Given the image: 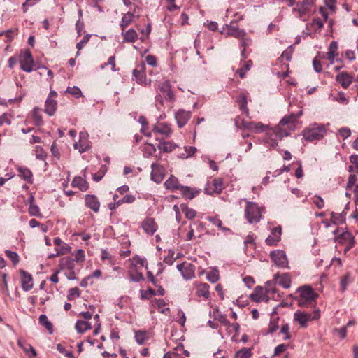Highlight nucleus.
I'll list each match as a JSON object with an SVG mask.
<instances>
[{"instance_id": "nucleus-7", "label": "nucleus", "mask_w": 358, "mask_h": 358, "mask_svg": "<svg viewBox=\"0 0 358 358\" xmlns=\"http://www.w3.org/2000/svg\"><path fill=\"white\" fill-rule=\"evenodd\" d=\"M245 217L250 224L257 223L262 218V209L257 203L247 201Z\"/></svg>"}, {"instance_id": "nucleus-2", "label": "nucleus", "mask_w": 358, "mask_h": 358, "mask_svg": "<svg viewBox=\"0 0 358 358\" xmlns=\"http://www.w3.org/2000/svg\"><path fill=\"white\" fill-rule=\"evenodd\" d=\"M303 115V110L296 114L291 113L284 116L275 127L280 131V136H288L290 132L295 129V124L297 120Z\"/></svg>"}, {"instance_id": "nucleus-33", "label": "nucleus", "mask_w": 358, "mask_h": 358, "mask_svg": "<svg viewBox=\"0 0 358 358\" xmlns=\"http://www.w3.org/2000/svg\"><path fill=\"white\" fill-rule=\"evenodd\" d=\"M17 345L24 350L29 358H34L36 356V352L30 344L26 343L22 340L18 339Z\"/></svg>"}, {"instance_id": "nucleus-23", "label": "nucleus", "mask_w": 358, "mask_h": 358, "mask_svg": "<svg viewBox=\"0 0 358 358\" xmlns=\"http://www.w3.org/2000/svg\"><path fill=\"white\" fill-rule=\"evenodd\" d=\"M338 43L333 41L330 43L328 52L326 53L324 58L330 62V64H334L335 58L338 55Z\"/></svg>"}, {"instance_id": "nucleus-18", "label": "nucleus", "mask_w": 358, "mask_h": 358, "mask_svg": "<svg viewBox=\"0 0 358 358\" xmlns=\"http://www.w3.org/2000/svg\"><path fill=\"white\" fill-rule=\"evenodd\" d=\"M338 243L346 245L345 251H348L355 245V238L351 233L349 231H343L341 234L336 236Z\"/></svg>"}, {"instance_id": "nucleus-21", "label": "nucleus", "mask_w": 358, "mask_h": 358, "mask_svg": "<svg viewBox=\"0 0 358 358\" xmlns=\"http://www.w3.org/2000/svg\"><path fill=\"white\" fill-rule=\"evenodd\" d=\"M159 90L163 94L166 100L170 102L175 101V96L171 89V85L169 80H165L163 82L159 87Z\"/></svg>"}, {"instance_id": "nucleus-57", "label": "nucleus", "mask_w": 358, "mask_h": 358, "mask_svg": "<svg viewBox=\"0 0 358 358\" xmlns=\"http://www.w3.org/2000/svg\"><path fill=\"white\" fill-rule=\"evenodd\" d=\"M91 37V34H86L83 38L77 43L76 44V48L78 49V52H76V56H78L80 55L79 51L83 49V48L88 43Z\"/></svg>"}, {"instance_id": "nucleus-56", "label": "nucleus", "mask_w": 358, "mask_h": 358, "mask_svg": "<svg viewBox=\"0 0 358 358\" xmlns=\"http://www.w3.org/2000/svg\"><path fill=\"white\" fill-rule=\"evenodd\" d=\"M196 151V148L194 146L185 147V153H182L180 157L182 159H187L192 157Z\"/></svg>"}, {"instance_id": "nucleus-8", "label": "nucleus", "mask_w": 358, "mask_h": 358, "mask_svg": "<svg viewBox=\"0 0 358 358\" xmlns=\"http://www.w3.org/2000/svg\"><path fill=\"white\" fill-rule=\"evenodd\" d=\"M284 136H280V131L276 128L268 129L266 131L264 138L261 140L259 139V143H263L267 145L271 148H275L278 146L279 141H280Z\"/></svg>"}, {"instance_id": "nucleus-16", "label": "nucleus", "mask_w": 358, "mask_h": 358, "mask_svg": "<svg viewBox=\"0 0 358 358\" xmlns=\"http://www.w3.org/2000/svg\"><path fill=\"white\" fill-rule=\"evenodd\" d=\"M151 174L150 178L151 180L156 183H160L164 178L165 176V169L164 168L157 163H152L151 164Z\"/></svg>"}, {"instance_id": "nucleus-10", "label": "nucleus", "mask_w": 358, "mask_h": 358, "mask_svg": "<svg viewBox=\"0 0 358 358\" xmlns=\"http://www.w3.org/2000/svg\"><path fill=\"white\" fill-rule=\"evenodd\" d=\"M176 268L182 277L186 280H192L195 277L196 268L192 263L184 262L177 264Z\"/></svg>"}, {"instance_id": "nucleus-59", "label": "nucleus", "mask_w": 358, "mask_h": 358, "mask_svg": "<svg viewBox=\"0 0 358 358\" xmlns=\"http://www.w3.org/2000/svg\"><path fill=\"white\" fill-rule=\"evenodd\" d=\"M129 278L131 281L136 282H141L145 280L142 273L138 271H136L135 273L129 272Z\"/></svg>"}, {"instance_id": "nucleus-19", "label": "nucleus", "mask_w": 358, "mask_h": 358, "mask_svg": "<svg viewBox=\"0 0 358 358\" xmlns=\"http://www.w3.org/2000/svg\"><path fill=\"white\" fill-rule=\"evenodd\" d=\"M20 273L21 275L22 289L25 292L31 290L34 286L31 275L24 270H20Z\"/></svg>"}, {"instance_id": "nucleus-29", "label": "nucleus", "mask_w": 358, "mask_h": 358, "mask_svg": "<svg viewBox=\"0 0 358 358\" xmlns=\"http://www.w3.org/2000/svg\"><path fill=\"white\" fill-rule=\"evenodd\" d=\"M57 108V101L54 99H50V97H47L45 103V113L49 116H52L55 113Z\"/></svg>"}, {"instance_id": "nucleus-5", "label": "nucleus", "mask_w": 358, "mask_h": 358, "mask_svg": "<svg viewBox=\"0 0 358 358\" xmlns=\"http://www.w3.org/2000/svg\"><path fill=\"white\" fill-rule=\"evenodd\" d=\"M235 125L238 129H244L255 134L266 132L269 128V125L261 122L246 121L239 117L235 119Z\"/></svg>"}, {"instance_id": "nucleus-22", "label": "nucleus", "mask_w": 358, "mask_h": 358, "mask_svg": "<svg viewBox=\"0 0 358 358\" xmlns=\"http://www.w3.org/2000/svg\"><path fill=\"white\" fill-rule=\"evenodd\" d=\"M141 227L143 231L149 235H153L157 230V224H156L155 220L151 217H146L141 222Z\"/></svg>"}, {"instance_id": "nucleus-49", "label": "nucleus", "mask_w": 358, "mask_h": 358, "mask_svg": "<svg viewBox=\"0 0 358 358\" xmlns=\"http://www.w3.org/2000/svg\"><path fill=\"white\" fill-rule=\"evenodd\" d=\"M206 278L211 283H215L220 278L219 271L217 268H212L206 275Z\"/></svg>"}, {"instance_id": "nucleus-51", "label": "nucleus", "mask_w": 358, "mask_h": 358, "mask_svg": "<svg viewBox=\"0 0 358 358\" xmlns=\"http://www.w3.org/2000/svg\"><path fill=\"white\" fill-rule=\"evenodd\" d=\"M252 65V62L251 60H248L244 64L243 67L240 68L236 71V73L241 78H243L245 77L246 72L250 69Z\"/></svg>"}, {"instance_id": "nucleus-31", "label": "nucleus", "mask_w": 358, "mask_h": 358, "mask_svg": "<svg viewBox=\"0 0 358 358\" xmlns=\"http://www.w3.org/2000/svg\"><path fill=\"white\" fill-rule=\"evenodd\" d=\"M181 194L183 197L187 199H192L197 196V194L200 192L199 189H192L188 186L182 185L180 188Z\"/></svg>"}, {"instance_id": "nucleus-20", "label": "nucleus", "mask_w": 358, "mask_h": 358, "mask_svg": "<svg viewBox=\"0 0 358 358\" xmlns=\"http://www.w3.org/2000/svg\"><path fill=\"white\" fill-rule=\"evenodd\" d=\"M191 115L192 113L190 111H186L182 109H180L176 112L175 119L176 120L178 127L179 128H182V127H184L190 119Z\"/></svg>"}, {"instance_id": "nucleus-44", "label": "nucleus", "mask_w": 358, "mask_h": 358, "mask_svg": "<svg viewBox=\"0 0 358 358\" xmlns=\"http://www.w3.org/2000/svg\"><path fill=\"white\" fill-rule=\"evenodd\" d=\"M243 15L238 13H233L231 10L227 9L226 11L225 18L230 20V24L236 23L243 20Z\"/></svg>"}, {"instance_id": "nucleus-62", "label": "nucleus", "mask_w": 358, "mask_h": 358, "mask_svg": "<svg viewBox=\"0 0 358 358\" xmlns=\"http://www.w3.org/2000/svg\"><path fill=\"white\" fill-rule=\"evenodd\" d=\"M156 304L160 313L167 314L169 312V308L166 307V303L163 299L157 300Z\"/></svg>"}, {"instance_id": "nucleus-38", "label": "nucleus", "mask_w": 358, "mask_h": 358, "mask_svg": "<svg viewBox=\"0 0 358 358\" xmlns=\"http://www.w3.org/2000/svg\"><path fill=\"white\" fill-rule=\"evenodd\" d=\"M75 328L78 333L83 334L90 329L92 325L88 321L78 320L76 322Z\"/></svg>"}, {"instance_id": "nucleus-6", "label": "nucleus", "mask_w": 358, "mask_h": 358, "mask_svg": "<svg viewBox=\"0 0 358 358\" xmlns=\"http://www.w3.org/2000/svg\"><path fill=\"white\" fill-rule=\"evenodd\" d=\"M320 317V310H315L313 313L297 310L294 313V321L297 322L303 328L308 326V322L318 320Z\"/></svg>"}, {"instance_id": "nucleus-46", "label": "nucleus", "mask_w": 358, "mask_h": 358, "mask_svg": "<svg viewBox=\"0 0 358 358\" xmlns=\"http://www.w3.org/2000/svg\"><path fill=\"white\" fill-rule=\"evenodd\" d=\"M351 165L348 167V171L358 174V155H352L350 157Z\"/></svg>"}, {"instance_id": "nucleus-41", "label": "nucleus", "mask_w": 358, "mask_h": 358, "mask_svg": "<svg viewBox=\"0 0 358 358\" xmlns=\"http://www.w3.org/2000/svg\"><path fill=\"white\" fill-rule=\"evenodd\" d=\"M178 145L171 141H160L158 145L159 149L164 152H171L176 149Z\"/></svg>"}, {"instance_id": "nucleus-43", "label": "nucleus", "mask_w": 358, "mask_h": 358, "mask_svg": "<svg viewBox=\"0 0 358 358\" xmlns=\"http://www.w3.org/2000/svg\"><path fill=\"white\" fill-rule=\"evenodd\" d=\"M330 99L333 101L338 102L343 105H347L349 103V99L345 96L343 92H338L336 94H331Z\"/></svg>"}, {"instance_id": "nucleus-36", "label": "nucleus", "mask_w": 358, "mask_h": 358, "mask_svg": "<svg viewBox=\"0 0 358 358\" xmlns=\"http://www.w3.org/2000/svg\"><path fill=\"white\" fill-rule=\"evenodd\" d=\"M237 102L239 104L240 110L243 113H245L247 116H248L249 115V110L247 106L248 101H247L246 94L245 93H241V94H239V96L237 99Z\"/></svg>"}, {"instance_id": "nucleus-60", "label": "nucleus", "mask_w": 358, "mask_h": 358, "mask_svg": "<svg viewBox=\"0 0 358 358\" xmlns=\"http://www.w3.org/2000/svg\"><path fill=\"white\" fill-rule=\"evenodd\" d=\"M156 151V148L152 144H145L143 149V155L145 157H148L152 155Z\"/></svg>"}, {"instance_id": "nucleus-42", "label": "nucleus", "mask_w": 358, "mask_h": 358, "mask_svg": "<svg viewBox=\"0 0 358 358\" xmlns=\"http://www.w3.org/2000/svg\"><path fill=\"white\" fill-rule=\"evenodd\" d=\"M134 17V14L131 12H127L123 15L120 23V26L122 31H124L126 27L131 24L133 21Z\"/></svg>"}, {"instance_id": "nucleus-52", "label": "nucleus", "mask_w": 358, "mask_h": 358, "mask_svg": "<svg viewBox=\"0 0 358 358\" xmlns=\"http://www.w3.org/2000/svg\"><path fill=\"white\" fill-rule=\"evenodd\" d=\"M252 351L250 348H242L235 354V358H250Z\"/></svg>"}, {"instance_id": "nucleus-11", "label": "nucleus", "mask_w": 358, "mask_h": 358, "mask_svg": "<svg viewBox=\"0 0 358 358\" xmlns=\"http://www.w3.org/2000/svg\"><path fill=\"white\" fill-rule=\"evenodd\" d=\"M271 258L274 264L280 268H289L288 260L285 252L281 250H275L270 253Z\"/></svg>"}, {"instance_id": "nucleus-24", "label": "nucleus", "mask_w": 358, "mask_h": 358, "mask_svg": "<svg viewBox=\"0 0 358 358\" xmlns=\"http://www.w3.org/2000/svg\"><path fill=\"white\" fill-rule=\"evenodd\" d=\"M225 27L227 29L226 35L227 36H233L239 40L241 37L246 35L245 30L241 29L237 27L232 26L231 24H226Z\"/></svg>"}, {"instance_id": "nucleus-3", "label": "nucleus", "mask_w": 358, "mask_h": 358, "mask_svg": "<svg viewBox=\"0 0 358 358\" xmlns=\"http://www.w3.org/2000/svg\"><path fill=\"white\" fill-rule=\"evenodd\" d=\"M273 282L268 281L266 283V289L262 287H257L253 293L250 294V299L256 302L266 301L268 302L270 296L275 297L273 294L276 293V289L273 287Z\"/></svg>"}, {"instance_id": "nucleus-25", "label": "nucleus", "mask_w": 358, "mask_h": 358, "mask_svg": "<svg viewBox=\"0 0 358 358\" xmlns=\"http://www.w3.org/2000/svg\"><path fill=\"white\" fill-rule=\"evenodd\" d=\"M336 80L341 84V85L346 89L352 83V77L347 72H341L336 76Z\"/></svg>"}, {"instance_id": "nucleus-17", "label": "nucleus", "mask_w": 358, "mask_h": 358, "mask_svg": "<svg viewBox=\"0 0 358 358\" xmlns=\"http://www.w3.org/2000/svg\"><path fill=\"white\" fill-rule=\"evenodd\" d=\"M282 227L278 226L271 230L270 234L265 240V243L268 246H275L281 239Z\"/></svg>"}, {"instance_id": "nucleus-45", "label": "nucleus", "mask_w": 358, "mask_h": 358, "mask_svg": "<svg viewBox=\"0 0 358 358\" xmlns=\"http://www.w3.org/2000/svg\"><path fill=\"white\" fill-rule=\"evenodd\" d=\"M134 338L136 343L139 345H143L148 340L147 331H135Z\"/></svg>"}, {"instance_id": "nucleus-37", "label": "nucleus", "mask_w": 358, "mask_h": 358, "mask_svg": "<svg viewBox=\"0 0 358 358\" xmlns=\"http://www.w3.org/2000/svg\"><path fill=\"white\" fill-rule=\"evenodd\" d=\"M164 185L166 189H180L181 187V185L179 184L178 180L177 178L173 176H171L164 182Z\"/></svg>"}, {"instance_id": "nucleus-35", "label": "nucleus", "mask_w": 358, "mask_h": 358, "mask_svg": "<svg viewBox=\"0 0 358 358\" xmlns=\"http://www.w3.org/2000/svg\"><path fill=\"white\" fill-rule=\"evenodd\" d=\"M133 76L137 83L141 85H147L146 75L143 70H133Z\"/></svg>"}, {"instance_id": "nucleus-54", "label": "nucleus", "mask_w": 358, "mask_h": 358, "mask_svg": "<svg viewBox=\"0 0 358 358\" xmlns=\"http://www.w3.org/2000/svg\"><path fill=\"white\" fill-rule=\"evenodd\" d=\"M28 212L31 216L42 217L38 206L35 203H31L28 208Z\"/></svg>"}, {"instance_id": "nucleus-9", "label": "nucleus", "mask_w": 358, "mask_h": 358, "mask_svg": "<svg viewBox=\"0 0 358 358\" xmlns=\"http://www.w3.org/2000/svg\"><path fill=\"white\" fill-rule=\"evenodd\" d=\"M315 0H303L301 2L296 3L292 9L293 13H297L296 17L303 20V17L307 15L311 9V7L315 4Z\"/></svg>"}, {"instance_id": "nucleus-58", "label": "nucleus", "mask_w": 358, "mask_h": 358, "mask_svg": "<svg viewBox=\"0 0 358 358\" xmlns=\"http://www.w3.org/2000/svg\"><path fill=\"white\" fill-rule=\"evenodd\" d=\"M40 0H25L22 4V10L24 13H27L29 8L38 3Z\"/></svg>"}, {"instance_id": "nucleus-28", "label": "nucleus", "mask_w": 358, "mask_h": 358, "mask_svg": "<svg viewBox=\"0 0 358 358\" xmlns=\"http://www.w3.org/2000/svg\"><path fill=\"white\" fill-rule=\"evenodd\" d=\"M85 204L89 208L92 209L95 213H97L99 210L100 203L94 195L87 194L85 197Z\"/></svg>"}, {"instance_id": "nucleus-27", "label": "nucleus", "mask_w": 358, "mask_h": 358, "mask_svg": "<svg viewBox=\"0 0 358 358\" xmlns=\"http://www.w3.org/2000/svg\"><path fill=\"white\" fill-rule=\"evenodd\" d=\"M324 26V22L321 20L319 18H314L313 21L310 23H308L306 24V30L303 31L304 34H310V31H320Z\"/></svg>"}, {"instance_id": "nucleus-53", "label": "nucleus", "mask_w": 358, "mask_h": 358, "mask_svg": "<svg viewBox=\"0 0 358 358\" xmlns=\"http://www.w3.org/2000/svg\"><path fill=\"white\" fill-rule=\"evenodd\" d=\"M6 257L12 262L14 266H16L20 261L19 255L17 252L6 250H5Z\"/></svg>"}, {"instance_id": "nucleus-61", "label": "nucleus", "mask_w": 358, "mask_h": 358, "mask_svg": "<svg viewBox=\"0 0 358 358\" xmlns=\"http://www.w3.org/2000/svg\"><path fill=\"white\" fill-rule=\"evenodd\" d=\"M71 248L66 243H63L60 246L55 248V250L59 252L60 255L68 254L71 252Z\"/></svg>"}, {"instance_id": "nucleus-63", "label": "nucleus", "mask_w": 358, "mask_h": 358, "mask_svg": "<svg viewBox=\"0 0 358 358\" xmlns=\"http://www.w3.org/2000/svg\"><path fill=\"white\" fill-rule=\"evenodd\" d=\"M278 329V319L272 318L270 320L268 333L273 334Z\"/></svg>"}, {"instance_id": "nucleus-30", "label": "nucleus", "mask_w": 358, "mask_h": 358, "mask_svg": "<svg viewBox=\"0 0 358 358\" xmlns=\"http://www.w3.org/2000/svg\"><path fill=\"white\" fill-rule=\"evenodd\" d=\"M17 170L19 173V176L29 183L33 182V173L29 169L25 166H18Z\"/></svg>"}, {"instance_id": "nucleus-34", "label": "nucleus", "mask_w": 358, "mask_h": 358, "mask_svg": "<svg viewBox=\"0 0 358 358\" xmlns=\"http://www.w3.org/2000/svg\"><path fill=\"white\" fill-rule=\"evenodd\" d=\"M72 185L78 187L80 190L84 192L88 189L89 185L83 178L80 176L75 177L72 180Z\"/></svg>"}, {"instance_id": "nucleus-64", "label": "nucleus", "mask_w": 358, "mask_h": 358, "mask_svg": "<svg viewBox=\"0 0 358 358\" xmlns=\"http://www.w3.org/2000/svg\"><path fill=\"white\" fill-rule=\"evenodd\" d=\"M66 92L69 93L77 98L83 96L80 89L77 86H73V87H69L66 89Z\"/></svg>"}, {"instance_id": "nucleus-12", "label": "nucleus", "mask_w": 358, "mask_h": 358, "mask_svg": "<svg viewBox=\"0 0 358 358\" xmlns=\"http://www.w3.org/2000/svg\"><path fill=\"white\" fill-rule=\"evenodd\" d=\"M152 132L155 134H160L163 138H169L172 134L171 124L167 122L157 121L153 126Z\"/></svg>"}, {"instance_id": "nucleus-50", "label": "nucleus", "mask_w": 358, "mask_h": 358, "mask_svg": "<svg viewBox=\"0 0 358 358\" xmlns=\"http://www.w3.org/2000/svg\"><path fill=\"white\" fill-rule=\"evenodd\" d=\"M180 208L182 213L185 214L186 218L192 220L196 217V212L195 210L189 208L185 204L180 205Z\"/></svg>"}, {"instance_id": "nucleus-1", "label": "nucleus", "mask_w": 358, "mask_h": 358, "mask_svg": "<svg viewBox=\"0 0 358 358\" xmlns=\"http://www.w3.org/2000/svg\"><path fill=\"white\" fill-rule=\"evenodd\" d=\"M296 292L299 294L296 298L299 306L309 308L315 306V300L318 297V294L310 286L306 285L299 287L297 288Z\"/></svg>"}, {"instance_id": "nucleus-4", "label": "nucleus", "mask_w": 358, "mask_h": 358, "mask_svg": "<svg viewBox=\"0 0 358 358\" xmlns=\"http://www.w3.org/2000/svg\"><path fill=\"white\" fill-rule=\"evenodd\" d=\"M326 134L327 129L324 124L313 123L303 131L302 135L306 141H313L320 140Z\"/></svg>"}, {"instance_id": "nucleus-40", "label": "nucleus", "mask_w": 358, "mask_h": 358, "mask_svg": "<svg viewBox=\"0 0 358 358\" xmlns=\"http://www.w3.org/2000/svg\"><path fill=\"white\" fill-rule=\"evenodd\" d=\"M38 322L41 325L43 326L48 330L50 334L53 333L52 324L45 315H41L38 318Z\"/></svg>"}, {"instance_id": "nucleus-39", "label": "nucleus", "mask_w": 358, "mask_h": 358, "mask_svg": "<svg viewBox=\"0 0 358 358\" xmlns=\"http://www.w3.org/2000/svg\"><path fill=\"white\" fill-rule=\"evenodd\" d=\"M331 221L334 224H342L345 222V213L343 211L341 213L334 212L331 213Z\"/></svg>"}, {"instance_id": "nucleus-14", "label": "nucleus", "mask_w": 358, "mask_h": 358, "mask_svg": "<svg viewBox=\"0 0 358 358\" xmlns=\"http://www.w3.org/2000/svg\"><path fill=\"white\" fill-rule=\"evenodd\" d=\"M223 180L220 178H215L211 182H208L205 187V193L213 194L220 193L223 189Z\"/></svg>"}, {"instance_id": "nucleus-48", "label": "nucleus", "mask_w": 358, "mask_h": 358, "mask_svg": "<svg viewBox=\"0 0 358 358\" xmlns=\"http://www.w3.org/2000/svg\"><path fill=\"white\" fill-rule=\"evenodd\" d=\"M278 283L285 289H288L291 286V278L288 274H282L279 277Z\"/></svg>"}, {"instance_id": "nucleus-15", "label": "nucleus", "mask_w": 358, "mask_h": 358, "mask_svg": "<svg viewBox=\"0 0 358 358\" xmlns=\"http://www.w3.org/2000/svg\"><path fill=\"white\" fill-rule=\"evenodd\" d=\"M59 270H68L70 273L68 276L69 280H74V268H75V260L70 258L69 257H65L59 261Z\"/></svg>"}, {"instance_id": "nucleus-47", "label": "nucleus", "mask_w": 358, "mask_h": 358, "mask_svg": "<svg viewBox=\"0 0 358 358\" xmlns=\"http://www.w3.org/2000/svg\"><path fill=\"white\" fill-rule=\"evenodd\" d=\"M32 116L36 126H41L43 124V118L41 113V109L39 108H34L32 110Z\"/></svg>"}, {"instance_id": "nucleus-26", "label": "nucleus", "mask_w": 358, "mask_h": 358, "mask_svg": "<svg viewBox=\"0 0 358 358\" xmlns=\"http://www.w3.org/2000/svg\"><path fill=\"white\" fill-rule=\"evenodd\" d=\"M194 286L196 287V294L199 297H203L208 299L210 296L209 288L210 286L207 283H200L198 282H194Z\"/></svg>"}, {"instance_id": "nucleus-13", "label": "nucleus", "mask_w": 358, "mask_h": 358, "mask_svg": "<svg viewBox=\"0 0 358 358\" xmlns=\"http://www.w3.org/2000/svg\"><path fill=\"white\" fill-rule=\"evenodd\" d=\"M20 68L25 72H31L34 69V60L29 51H26L20 57Z\"/></svg>"}, {"instance_id": "nucleus-55", "label": "nucleus", "mask_w": 358, "mask_h": 358, "mask_svg": "<svg viewBox=\"0 0 358 358\" xmlns=\"http://www.w3.org/2000/svg\"><path fill=\"white\" fill-rule=\"evenodd\" d=\"M207 220L211 222L213 225L217 227L222 231H228L229 229L222 227V222L217 217H208Z\"/></svg>"}, {"instance_id": "nucleus-32", "label": "nucleus", "mask_w": 358, "mask_h": 358, "mask_svg": "<svg viewBox=\"0 0 358 358\" xmlns=\"http://www.w3.org/2000/svg\"><path fill=\"white\" fill-rule=\"evenodd\" d=\"M122 36L125 43H134L138 39V34L134 29H129L126 31H122Z\"/></svg>"}]
</instances>
